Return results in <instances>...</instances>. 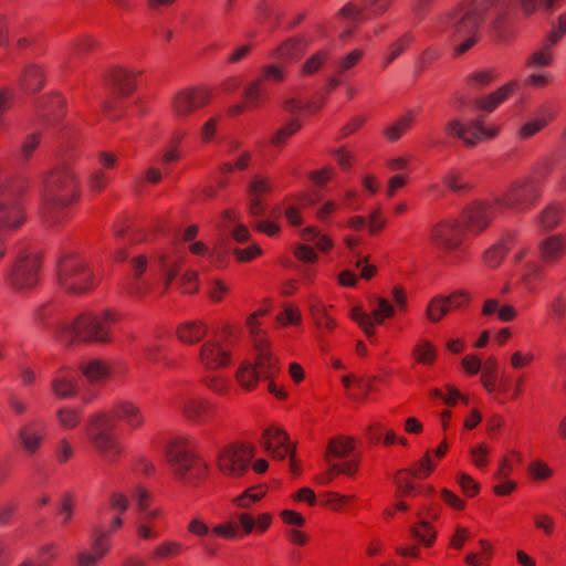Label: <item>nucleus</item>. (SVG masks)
Segmentation results:
<instances>
[{
    "mask_svg": "<svg viewBox=\"0 0 566 566\" xmlns=\"http://www.w3.org/2000/svg\"><path fill=\"white\" fill-rule=\"evenodd\" d=\"M80 198V182L69 165H59L43 177L41 192V216L49 227L66 222L69 207Z\"/></svg>",
    "mask_w": 566,
    "mask_h": 566,
    "instance_id": "f257e3e1",
    "label": "nucleus"
},
{
    "mask_svg": "<svg viewBox=\"0 0 566 566\" xmlns=\"http://www.w3.org/2000/svg\"><path fill=\"white\" fill-rule=\"evenodd\" d=\"M485 14V8L478 0L463 2L440 14L434 20V28L460 41L455 51L463 54L479 41Z\"/></svg>",
    "mask_w": 566,
    "mask_h": 566,
    "instance_id": "f03ea898",
    "label": "nucleus"
},
{
    "mask_svg": "<svg viewBox=\"0 0 566 566\" xmlns=\"http://www.w3.org/2000/svg\"><path fill=\"white\" fill-rule=\"evenodd\" d=\"M115 316L111 312L102 314H81L72 323H61L57 326V337L65 346L75 343L111 342V328Z\"/></svg>",
    "mask_w": 566,
    "mask_h": 566,
    "instance_id": "7ed1b4c3",
    "label": "nucleus"
},
{
    "mask_svg": "<svg viewBox=\"0 0 566 566\" xmlns=\"http://www.w3.org/2000/svg\"><path fill=\"white\" fill-rule=\"evenodd\" d=\"M41 269V252L32 247L23 248L4 271V285L14 293H29L38 286Z\"/></svg>",
    "mask_w": 566,
    "mask_h": 566,
    "instance_id": "20e7f679",
    "label": "nucleus"
},
{
    "mask_svg": "<svg viewBox=\"0 0 566 566\" xmlns=\"http://www.w3.org/2000/svg\"><path fill=\"white\" fill-rule=\"evenodd\" d=\"M167 462L178 481L197 486L208 474V464L190 450L186 439H174L167 446Z\"/></svg>",
    "mask_w": 566,
    "mask_h": 566,
    "instance_id": "39448f33",
    "label": "nucleus"
},
{
    "mask_svg": "<svg viewBox=\"0 0 566 566\" xmlns=\"http://www.w3.org/2000/svg\"><path fill=\"white\" fill-rule=\"evenodd\" d=\"M57 283L66 293L83 294L98 284V277L84 256L69 252L57 261Z\"/></svg>",
    "mask_w": 566,
    "mask_h": 566,
    "instance_id": "423d86ee",
    "label": "nucleus"
},
{
    "mask_svg": "<svg viewBox=\"0 0 566 566\" xmlns=\"http://www.w3.org/2000/svg\"><path fill=\"white\" fill-rule=\"evenodd\" d=\"M114 428L115 424L104 411L92 415L87 420V438L103 461L107 463L117 461L123 451Z\"/></svg>",
    "mask_w": 566,
    "mask_h": 566,
    "instance_id": "0eeeda50",
    "label": "nucleus"
},
{
    "mask_svg": "<svg viewBox=\"0 0 566 566\" xmlns=\"http://www.w3.org/2000/svg\"><path fill=\"white\" fill-rule=\"evenodd\" d=\"M502 208L496 198L478 199L467 205L460 214V224L468 235L479 237L492 224Z\"/></svg>",
    "mask_w": 566,
    "mask_h": 566,
    "instance_id": "6e6552de",
    "label": "nucleus"
},
{
    "mask_svg": "<svg viewBox=\"0 0 566 566\" xmlns=\"http://www.w3.org/2000/svg\"><path fill=\"white\" fill-rule=\"evenodd\" d=\"M541 186L534 177H522L514 180L501 197H496L502 209L518 212L530 210L539 199Z\"/></svg>",
    "mask_w": 566,
    "mask_h": 566,
    "instance_id": "1a4fd4ad",
    "label": "nucleus"
},
{
    "mask_svg": "<svg viewBox=\"0 0 566 566\" xmlns=\"http://www.w3.org/2000/svg\"><path fill=\"white\" fill-rule=\"evenodd\" d=\"M210 102V90L203 85H197L177 91L172 96L170 106L177 118H187L208 106Z\"/></svg>",
    "mask_w": 566,
    "mask_h": 566,
    "instance_id": "9d476101",
    "label": "nucleus"
},
{
    "mask_svg": "<svg viewBox=\"0 0 566 566\" xmlns=\"http://www.w3.org/2000/svg\"><path fill=\"white\" fill-rule=\"evenodd\" d=\"M254 457V448L250 444H231L221 450L218 457L219 470L229 478H240L244 474L251 459Z\"/></svg>",
    "mask_w": 566,
    "mask_h": 566,
    "instance_id": "9b49d317",
    "label": "nucleus"
},
{
    "mask_svg": "<svg viewBox=\"0 0 566 566\" xmlns=\"http://www.w3.org/2000/svg\"><path fill=\"white\" fill-rule=\"evenodd\" d=\"M465 235L460 220H444L432 228L431 242L440 251L450 254L461 247Z\"/></svg>",
    "mask_w": 566,
    "mask_h": 566,
    "instance_id": "f8f14e48",
    "label": "nucleus"
},
{
    "mask_svg": "<svg viewBox=\"0 0 566 566\" xmlns=\"http://www.w3.org/2000/svg\"><path fill=\"white\" fill-rule=\"evenodd\" d=\"M230 360L231 350L217 339H208L199 348L198 361L208 370L226 368Z\"/></svg>",
    "mask_w": 566,
    "mask_h": 566,
    "instance_id": "ddd939ff",
    "label": "nucleus"
},
{
    "mask_svg": "<svg viewBox=\"0 0 566 566\" xmlns=\"http://www.w3.org/2000/svg\"><path fill=\"white\" fill-rule=\"evenodd\" d=\"M46 426L42 419H32L25 422L18 431L19 441L23 450L30 454L36 452L45 438Z\"/></svg>",
    "mask_w": 566,
    "mask_h": 566,
    "instance_id": "4468645a",
    "label": "nucleus"
},
{
    "mask_svg": "<svg viewBox=\"0 0 566 566\" xmlns=\"http://www.w3.org/2000/svg\"><path fill=\"white\" fill-rule=\"evenodd\" d=\"M255 349L258 355L253 366L258 370L260 378L264 380L273 379L280 373V367L279 359L269 349L268 339L261 337L256 343Z\"/></svg>",
    "mask_w": 566,
    "mask_h": 566,
    "instance_id": "2eb2a0df",
    "label": "nucleus"
},
{
    "mask_svg": "<svg viewBox=\"0 0 566 566\" xmlns=\"http://www.w3.org/2000/svg\"><path fill=\"white\" fill-rule=\"evenodd\" d=\"M262 446L272 454L275 459H285L290 452H294V446L289 443V434L274 427H270L264 430Z\"/></svg>",
    "mask_w": 566,
    "mask_h": 566,
    "instance_id": "dca6fc26",
    "label": "nucleus"
},
{
    "mask_svg": "<svg viewBox=\"0 0 566 566\" xmlns=\"http://www.w3.org/2000/svg\"><path fill=\"white\" fill-rule=\"evenodd\" d=\"M25 221V214L21 203L10 197L0 198V230H15Z\"/></svg>",
    "mask_w": 566,
    "mask_h": 566,
    "instance_id": "f3484780",
    "label": "nucleus"
},
{
    "mask_svg": "<svg viewBox=\"0 0 566 566\" xmlns=\"http://www.w3.org/2000/svg\"><path fill=\"white\" fill-rule=\"evenodd\" d=\"M211 402L199 396H189L181 399L179 405L180 413L189 421L202 424L207 421L212 411Z\"/></svg>",
    "mask_w": 566,
    "mask_h": 566,
    "instance_id": "a211bd4d",
    "label": "nucleus"
},
{
    "mask_svg": "<svg viewBox=\"0 0 566 566\" xmlns=\"http://www.w3.org/2000/svg\"><path fill=\"white\" fill-rule=\"evenodd\" d=\"M537 250L541 261L554 265L566 254V237L560 233L549 235L539 241Z\"/></svg>",
    "mask_w": 566,
    "mask_h": 566,
    "instance_id": "6ab92c4d",
    "label": "nucleus"
},
{
    "mask_svg": "<svg viewBox=\"0 0 566 566\" xmlns=\"http://www.w3.org/2000/svg\"><path fill=\"white\" fill-rule=\"evenodd\" d=\"M520 242L518 233L511 231L503 235V238L486 249L483 253V262L490 269L497 268L504 260L507 252Z\"/></svg>",
    "mask_w": 566,
    "mask_h": 566,
    "instance_id": "aec40b11",
    "label": "nucleus"
},
{
    "mask_svg": "<svg viewBox=\"0 0 566 566\" xmlns=\"http://www.w3.org/2000/svg\"><path fill=\"white\" fill-rule=\"evenodd\" d=\"M308 41L304 36H293L283 41L271 52V56L282 63L297 61L307 50Z\"/></svg>",
    "mask_w": 566,
    "mask_h": 566,
    "instance_id": "412c9836",
    "label": "nucleus"
},
{
    "mask_svg": "<svg viewBox=\"0 0 566 566\" xmlns=\"http://www.w3.org/2000/svg\"><path fill=\"white\" fill-rule=\"evenodd\" d=\"M51 390L57 399L73 398L78 392L77 379L69 369L61 368L51 380Z\"/></svg>",
    "mask_w": 566,
    "mask_h": 566,
    "instance_id": "4be33fe9",
    "label": "nucleus"
},
{
    "mask_svg": "<svg viewBox=\"0 0 566 566\" xmlns=\"http://www.w3.org/2000/svg\"><path fill=\"white\" fill-rule=\"evenodd\" d=\"M517 86V82L512 81L501 86L496 91L482 96L474 98L471 104L473 108L481 109L488 113L493 112L501 103H503L510 95L513 94Z\"/></svg>",
    "mask_w": 566,
    "mask_h": 566,
    "instance_id": "5701e85b",
    "label": "nucleus"
},
{
    "mask_svg": "<svg viewBox=\"0 0 566 566\" xmlns=\"http://www.w3.org/2000/svg\"><path fill=\"white\" fill-rule=\"evenodd\" d=\"M115 417L126 423L130 429H139L145 423V417L142 409L132 401L122 400L114 405Z\"/></svg>",
    "mask_w": 566,
    "mask_h": 566,
    "instance_id": "b1692460",
    "label": "nucleus"
},
{
    "mask_svg": "<svg viewBox=\"0 0 566 566\" xmlns=\"http://www.w3.org/2000/svg\"><path fill=\"white\" fill-rule=\"evenodd\" d=\"M45 75L40 65H27L19 77V87L27 94H35L44 86Z\"/></svg>",
    "mask_w": 566,
    "mask_h": 566,
    "instance_id": "393cba45",
    "label": "nucleus"
},
{
    "mask_svg": "<svg viewBox=\"0 0 566 566\" xmlns=\"http://www.w3.org/2000/svg\"><path fill=\"white\" fill-rule=\"evenodd\" d=\"M109 81L112 85L118 91L119 96L128 97L133 94L136 87V76L133 71L115 67L109 72Z\"/></svg>",
    "mask_w": 566,
    "mask_h": 566,
    "instance_id": "a878e982",
    "label": "nucleus"
},
{
    "mask_svg": "<svg viewBox=\"0 0 566 566\" xmlns=\"http://www.w3.org/2000/svg\"><path fill=\"white\" fill-rule=\"evenodd\" d=\"M208 333V327L200 321L182 323L177 328L178 339L188 345L199 343Z\"/></svg>",
    "mask_w": 566,
    "mask_h": 566,
    "instance_id": "bb28decb",
    "label": "nucleus"
},
{
    "mask_svg": "<svg viewBox=\"0 0 566 566\" xmlns=\"http://www.w3.org/2000/svg\"><path fill=\"white\" fill-rule=\"evenodd\" d=\"M416 41V36L411 31L405 32L396 39L387 49L382 56L381 67L386 69L399 56H401Z\"/></svg>",
    "mask_w": 566,
    "mask_h": 566,
    "instance_id": "cd10ccee",
    "label": "nucleus"
},
{
    "mask_svg": "<svg viewBox=\"0 0 566 566\" xmlns=\"http://www.w3.org/2000/svg\"><path fill=\"white\" fill-rule=\"evenodd\" d=\"M355 449V440L352 437L337 436L328 441L324 459L331 462L332 458H346Z\"/></svg>",
    "mask_w": 566,
    "mask_h": 566,
    "instance_id": "c85d7f7f",
    "label": "nucleus"
},
{
    "mask_svg": "<svg viewBox=\"0 0 566 566\" xmlns=\"http://www.w3.org/2000/svg\"><path fill=\"white\" fill-rule=\"evenodd\" d=\"M268 98L266 85L258 78L248 83L243 91V101L249 109L260 108Z\"/></svg>",
    "mask_w": 566,
    "mask_h": 566,
    "instance_id": "c756f323",
    "label": "nucleus"
},
{
    "mask_svg": "<svg viewBox=\"0 0 566 566\" xmlns=\"http://www.w3.org/2000/svg\"><path fill=\"white\" fill-rule=\"evenodd\" d=\"M45 102L41 116L49 123L59 122L65 114V99L59 93H52L43 97Z\"/></svg>",
    "mask_w": 566,
    "mask_h": 566,
    "instance_id": "7c9ffc66",
    "label": "nucleus"
},
{
    "mask_svg": "<svg viewBox=\"0 0 566 566\" xmlns=\"http://www.w3.org/2000/svg\"><path fill=\"white\" fill-rule=\"evenodd\" d=\"M417 114L413 109L407 111L390 126L384 129V135L389 142H397L413 125Z\"/></svg>",
    "mask_w": 566,
    "mask_h": 566,
    "instance_id": "2f4dec72",
    "label": "nucleus"
},
{
    "mask_svg": "<svg viewBox=\"0 0 566 566\" xmlns=\"http://www.w3.org/2000/svg\"><path fill=\"white\" fill-rule=\"evenodd\" d=\"M411 356L417 364L431 366L437 360L438 349L430 340L420 338L412 347Z\"/></svg>",
    "mask_w": 566,
    "mask_h": 566,
    "instance_id": "473e14b6",
    "label": "nucleus"
},
{
    "mask_svg": "<svg viewBox=\"0 0 566 566\" xmlns=\"http://www.w3.org/2000/svg\"><path fill=\"white\" fill-rule=\"evenodd\" d=\"M553 119V115L546 109H541V113L535 118L526 122L521 126L517 132L520 139H528L539 133Z\"/></svg>",
    "mask_w": 566,
    "mask_h": 566,
    "instance_id": "72a5a7b5",
    "label": "nucleus"
},
{
    "mask_svg": "<svg viewBox=\"0 0 566 566\" xmlns=\"http://www.w3.org/2000/svg\"><path fill=\"white\" fill-rule=\"evenodd\" d=\"M184 545L174 539H166L159 543L151 552L150 557L154 560H167L176 558L184 552Z\"/></svg>",
    "mask_w": 566,
    "mask_h": 566,
    "instance_id": "f704fd0d",
    "label": "nucleus"
},
{
    "mask_svg": "<svg viewBox=\"0 0 566 566\" xmlns=\"http://www.w3.org/2000/svg\"><path fill=\"white\" fill-rule=\"evenodd\" d=\"M511 6L489 4L485 17L491 19L494 31L501 36L509 21Z\"/></svg>",
    "mask_w": 566,
    "mask_h": 566,
    "instance_id": "c9c22d12",
    "label": "nucleus"
},
{
    "mask_svg": "<svg viewBox=\"0 0 566 566\" xmlns=\"http://www.w3.org/2000/svg\"><path fill=\"white\" fill-rule=\"evenodd\" d=\"M564 208L560 203L548 205L539 216V223L545 230L555 229L563 220Z\"/></svg>",
    "mask_w": 566,
    "mask_h": 566,
    "instance_id": "e433bc0d",
    "label": "nucleus"
},
{
    "mask_svg": "<svg viewBox=\"0 0 566 566\" xmlns=\"http://www.w3.org/2000/svg\"><path fill=\"white\" fill-rule=\"evenodd\" d=\"M441 180L448 190L457 195H463L472 188L464 176L455 169L448 171Z\"/></svg>",
    "mask_w": 566,
    "mask_h": 566,
    "instance_id": "4c0bfd02",
    "label": "nucleus"
},
{
    "mask_svg": "<svg viewBox=\"0 0 566 566\" xmlns=\"http://www.w3.org/2000/svg\"><path fill=\"white\" fill-rule=\"evenodd\" d=\"M56 420L65 430H73L78 427L82 420V409L62 407L56 410Z\"/></svg>",
    "mask_w": 566,
    "mask_h": 566,
    "instance_id": "58836bf2",
    "label": "nucleus"
},
{
    "mask_svg": "<svg viewBox=\"0 0 566 566\" xmlns=\"http://www.w3.org/2000/svg\"><path fill=\"white\" fill-rule=\"evenodd\" d=\"M495 132L489 133L482 125L480 120H472L468 125H465V133L463 137V143L472 147L476 145L478 142L484 139L485 137H493Z\"/></svg>",
    "mask_w": 566,
    "mask_h": 566,
    "instance_id": "ea45409f",
    "label": "nucleus"
},
{
    "mask_svg": "<svg viewBox=\"0 0 566 566\" xmlns=\"http://www.w3.org/2000/svg\"><path fill=\"white\" fill-rule=\"evenodd\" d=\"M237 381L245 390H252L261 379L253 364L243 363L235 374Z\"/></svg>",
    "mask_w": 566,
    "mask_h": 566,
    "instance_id": "a19ab883",
    "label": "nucleus"
},
{
    "mask_svg": "<svg viewBox=\"0 0 566 566\" xmlns=\"http://www.w3.org/2000/svg\"><path fill=\"white\" fill-rule=\"evenodd\" d=\"M412 537L424 546H431L434 543L437 533L427 521H420L410 528Z\"/></svg>",
    "mask_w": 566,
    "mask_h": 566,
    "instance_id": "79ce46f5",
    "label": "nucleus"
},
{
    "mask_svg": "<svg viewBox=\"0 0 566 566\" xmlns=\"http://www.w3.org/2000/svg\"><path fill=\"white\" fill-rule=\"evenodd\" d=\"M286 72L282 65L266 64L261 67L260 74L256 77L262 84L266 83L280 84L285 81Z\"/></svg>",
    "mask_w": 566,
    "mask_h": 566,
    "instance_id": "37998d69",
    "label": "nucleus"
},
{
    "mask_svg": "<svg viewBox=\"0 0 566 566\" xmlns=\"http://www.w3.org/2000/svg\"><path fill=\"white\" fill-rule=\"evenodd\" d=\"M496 72L494 69L479 70L467 76L465 83L472 90H482L489 86L495 78Z\"/></svg>",
    "mask_w": 566,
    "mask_h": 566,
    "instance_id": "c03bdc74",
    "label": "nucleus"
},
{
    "mask_svg": "<svg viewBox=\"0 0 566 566\" xmlns=\"http://www.w3.org/2000/svg\"><path fill=\"white\" fill-rule=\"evenodd\" d=\"M247 191L249 199L262 200L264 195H268L272 191V184L269 178H265L261 175H255L249 182Z\"/></svg>",
    "mask_w": 566,
    "mask_h": 566,
    "instance_id": "a18cd8bd",
    "label": "nucleus"
},
{
    "mask_svg": "<svg viewBox=\"0 0 566 566\" xmlns=\"http://www.w3.org/2000/svg\"><path fill=\"white\" fill-rule=\"evenodd\" d=\"M410 472L407 469L399 470L395 474L396 496H413L417 494V486L407 476Z\"/></svg>",
    "mask_w": 566,
    "mask_h": 566,
    "instance_id": "49530a36",
    "label": "nucleus"
},
{
    "mask_svg": "<svg viewBox=\"0 0 566 566\" xmlns=\"http://www.w3.org/2000/svg\"><path fill=\"white\" fill-rule=\"evenodd\" d=\"M301 128L302 124L298 119H291L274 133L271 139L272 145L276 147L283 146L286 140L295 135Z\"/></svg>",
    "mask_w": 566,
    "mask_h": 566,
    "instance_id": "de8ad7c7",
    "label": "nucleus"
},
{
    "mask_svg": "<svg viewBox=\"0 0 566 566\" xmlns=\"http://www.w3.org/2000/svg\"><path fill=\"white\" fill-rule=\"evenodd\" d=\"M93 543L92 551L98 554L102 558L111 548L109 532L104 531L101 526L95 525L92 530Z\"/></svg>",
    "mask_w": 566,
    "mask_h": 566,
    "instance_id": "09e8293b",
    "label": "nucleus"
},
{
    "mask_svg": "<svg viewBox=\"0 0 566 566\" xmlns=\"http://www.w3.org/2000/svg\"><path fill=\"white\" fill-rule=\"evenodd\" d=\"M83 375L92 382H99L108 375V367L99 360H93L82 367Z\"/></svg>",
    "mask_w": 566,
    "mask_h": 566,
    "instance_id": "8fccbe9b",
    "label": "nucleus"
},
{
    "mask_svg": "<svg viewBox=\"0 0 566 566\" xmlns=\"http://www.w3.org/2000/svg\"><path fill=\"white\" fill-rule=\"evenodd\" d=\"M449 312L448 303H446L443 296H436L429 302L426 316L431 323H437Z\"/></svg>",
    "mask_w": 566,
    "mask_h": 566,
    "instance_id": "3c124183",
    "label": "nucleus"
},
{
    "mask_svg": "<svg viewBox=\"0 0 566 566\" xmlns=\"http://www.w3.org/2000/svg\"><path fill=\"white\" fill-rule=\"evenodd\" d=\"M481 381L488 391H493L495 388V380L497 374V360L495 357H489L483 365Z\"/></svg>",
    "mask_w": 566,
    "mask_h": 566,
    "instance_id": "603ef678",
    "label": "nucleus"
},
{
    "mask_svg": "<svg viewBox=\"0 0 566 566\" xmlns=\"http://www.w3.org/2000/svg\"><path fill=\"white\" fill-rule=\"evenodd\" d=\"M554 45H548V41L544 39L539 50L532 53L527 60L528 66H549L553 63V53L551 49Z\"/></svg>",
    "mask_w": 566,
    "mask_h": 566,
    "instance_id": "864d4df0",
    "label": "nucleus"
},
{
    "mask_svg": "<svg viewBox=\"0 0 566 566\" xmlns=\"http://www.w3.org/2000/svg\"><path fill=\"white\" fill-rule=\"evenodd\" d=\"M328 53L324 50L317 51L311 55L301 66V75L311 76L315 74L327 61Z\"/></svg>",
    "mask_w": 566,
    "mask_h": 566,
    "instance_id": "5fc2aeb1",
    "label": "nucleus"
},
{
    "mask_svg": "<svg viewBox=\"0 0 566 566\" xmlns=\"http://www.w3.org/2000/svg\"><path fill=\"white\" fill-rule=\"evenodd\" d=\"M566 35V11L560 13L556 20L551 22V30L546 34L545 40L548 45H556Z\"/></svg>",
    "mask_w": 566,
    "mask_h": 566,
    "instance_id": "6e6d98bb",
    "label": "nucleus"
},
{
    "mask_svg": "<svg viewBox=\"0 0 566 566\" xmlns=\"http://www.w3.org/2000/svg\"><path fill=\"white\" fill-rule=\"evenodd\" d=\"M126 294L133 298L142 300L151 290V283L140 279H130L124 286Z\"/></svg>",
    "mask_w": 566,
    "mask_h": 566,
    "instance_id": "4d7b16f0",
    "label": "nucleus"
},
{
    "mask_svg": "<svg viewBox=\"0 0 566 566\" xmlns=\"http://www.w3.org/2000/svg\"><path fill=\"white\" fill-rule=\"evenodd\" d=\"M548 317L560 324L566 315V297L563 294H557L547 305Z\"/></svg>",
    "mask_w": 566,
    "mask_h": 566,
    "instance_id": "13d9d810",
    "label": "nucleus"
},
{
    "mask_svg": "<svg viewBox=\"0 0 566 566\" xmlns=\"http://www.w3.org/2000/svg\"><path fill=\"white\" fill-rule=\"evenodd\" d=\"M375 322L380 325L386 318H390L395 315V307L385 297H377L376 307L370 313Z\"/></svg>",
    "mask_w": 566,
    "mask_h": 566,
    "instance_id": "bf43d9fd",
    "label": "nucleus"
},
{
    "mask_svg": "<svg viewBox=\"0 0 566 566\" xmlns=\"http://www.w3.org/2000/svg\"><path fill=\"white\" fill-rule=\"evenodd\" d=\"M41 140V133H32L27 135L19 148V157L23 160H29L40 146Z\"/></svg>",
    "mask_w": 566,
    "mask_h": 566,
    "instance_id": "052dcab7",
    "label": "nucleus"
},
{
    "mask_svg": "<svg viewBox=\"0 0 566 566\" xmlns=\"http://www.w3.org/2000/svg\"><path fill=\"white\" fill-rule=\"evenodd\" d=\"M436 464L431 460L430 452L428 451L412 468L408 469L411 475L417 479H426L433 471Z\"/></svg>",
    "mask_w": 566,
    "mask_h": 566,
    "instance_id": "680f3d73",
    "label": "nucleus"
},
{
    "mask_svg": "<svg viewBox=\"0 0 566 566\" xmlns=\"http://www.w3.org/2000/svg\"><path fill=\"white\" fill-rule=\"evenodd\" d=\"M544 277L543 269L536 264L531 263L527 265V270L523 276V282L528 292H534L536 283L541 282Z\"/></svg>",
    "mask_w": 566,
    "mask_h": 566,
    "instance_id": "e2e57ef3",
    "label": "nucleus"
},
{
    "mask_svg": "<svg viewBox=\"0 0 566 566\" xmlns=\"http://www.w3.org/2000/svg\"><path fill=\"white\" fill-rule=\"evenodd\" d=\"M556 170V160L553 158H544L536 164L533 169V176L538 184L545 181Z\"/></svg>",
    "mask_w": 566,
    "mask_h": 566,
    "instance_id": "0e129e2a",
    "label": "nucleus"
},
{
    "mask_svg": "<svg viewBox=\"0 0 566 566\" xmlns=\"http://www.w3.org/2000/svg\"><path fill=\"white\" fill-rule=\"evenodd\" d=\"M395 0H363L365 11L373 18L384 15Z\"/></svg>",
    "mask_w": 566,
    "mask_h": 566,
    "instance_id": "69168bd1",
    "label": "nucleus"
},
{
    "mask_svg": "<svg viewBox=\"0 0 566 566\" xmlns=\"http://www.w3.org/2000/svg\"><path fill=\"white\" fill-rule=\"evenodd\" d=\"M99 48V40L92 35H83L73 43V50L76 54H88Z\"/></svg>",
    "mask_w": 566,
    "mask_h": 566,
    "instance_id": "338daca9",
    "label": "nucleus"
},
{
    "mask_svg": "<svg viewBox=\"0 0 566 566\" xmlns=\"http://www.w3.org/2000/svg\"><path fill=\"white\" fill-rule=\"evenodd\" d=\"M441 53L437 48H427L416 61V70L421 73L424 72L431 64L439 60Z\"/></svg>",
    "mask_w": 566,
    "mask_h": 566,
    "instance_id": "774afa93",
    "label": "nucleus"
}]
</instances>
